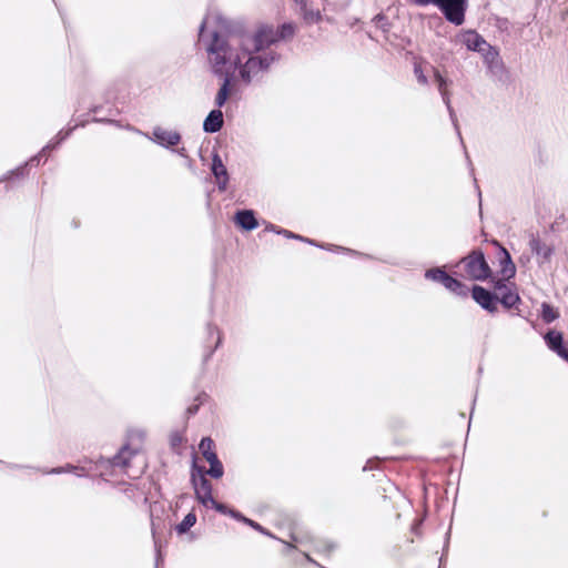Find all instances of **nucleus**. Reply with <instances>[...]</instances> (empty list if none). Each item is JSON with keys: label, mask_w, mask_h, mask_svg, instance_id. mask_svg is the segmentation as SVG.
Returning a JSON list of instances; mask_svg holds the SVG:
<instances>
[{"label": "nucleus", "mask_w": 568, "mask_h": 568, "mask_svg": "<svg viewBox=\"0 0 568 568\" xmlns=\"http://www.w3.org/2000/svg\"><path fill=\"white\" fill-rule=\"evenodd\" d=\"M207 19L200 24L199 40L215 75L234 74L245 53L251 52L248 33L220 28L207 31Z\"/></svg>", "instance_id": "f257e3e1"}, {"label": "nucleus", "mask_w": 568, "mask_h": 568, "mask_svg": "<svg viewBox=\"0 0 568 568\" xmlns=\"http://www.w3.org/2000/svg\"><path fill=\"white\" fill-rule=\"evenodd\" d=\"M254 52L251 48L250 53L242 55L243 60L237 68L241 80L246 84L251 83L260 73L266 72L272 63L278 59V54L275 52L256 55L253 54Z\"/></svg>", "instance_id": "f03ea898"}, {"label": "nucleus", "mask_w": 568, "mask_h": 568, "mask_svg": "<svg viewBox=\"0 0 568 568\" xmlns=\"http://www.w3.org/2000/svg\"><path fill=\"white\" fill-rule=\"evenodd\" d=\"M457 266H463V276L470 281H486L491 275L481 250H474L465 257L460 258Z\"/></svg>", "instance_id": "7ed1b4c3"}, {"label": "nucleus", "mask_w": 568, "mask_h": 568, "mask_svg": "<svg viewBox=\"0 0 568 568\" xmlns=\"http://www.w3.org/2000/svg\"><path fill=\"white\" fill-rule=\"evenodd\" d=\"M480 55L487 68L488 75L495 81H503L507 71L498 49L490 44L486 47V50Z\"/></svg>", "instance_id": "20e7f679"}, {"label": "nucleus", "mask_w": 568, "mask_h": 568, "mask_svg": "<svg viewBox=\"0 0 568 568\" xmlns=\"http://www.w3.org/2000/svg\"><path fill=\"white\" fill-rule=\"evenodd\" d=\"M467 8L468 0H440L438 3V9L445 19L455 26L464 23Z\"/></svg>", "instance_id": "39448f33"}, {"label": "nucleus", "mask_w": 568, "mask_h": 568, "mask_svg": "<svg viewBox=\"0 0 568 568\" xmlns=\"http://www.w3.org/2000/svg\"><path fill=\"white\" fill-rule=\"evenodd\" d=\"M248 47L258 53L277 42L273 27H262L253 36L248 34Z\"/></svg>", "instance_id": "423d86ee"}, {"label": "nucleus", "mask_w": 568, "mask_h": 568, "mask_svg": "<svg viewBox=\"0 0 568 568\" xmlns=\"http://www.w3.org/2000/svg\"><path fill=\"white\" fill-rule=\"evenodd\" d=\"M72 129H69L67 131H63L61 130L42 150L41 152L33 156L31 160H30V163L32 164L34 161H39L40 156H42L43 154H45L47 152L51 151V150H54L62 141H64L71 133ZM29 164L26 163L23 166H20L16 170H12L10 172H8V175L3 179H11L12 176H22L24 174V169L26 166Z\"/></svg>", "instance_id": "0eeeda50"}, {"label": "nucleus", "mask_w": 568, "mask_h": 568, "mask_svg": "<svg viewBox=\"0 0 568 568\" xmlns=\"http://www.w3.org/2000/svg\"><path fill=\"white\" fill-rule=\"evenodd\" d=\"M471 296L474 301L480 305L485 311L495 313L497 311L498 295L491 293L483 286L474 285L471 288Z\"/></svg>", "instance_id": "6e6552de"}, {"label": "nucleus", "mask_w": 568, "mask_h": 568, "mask_svg": "<svg viewBox=\"0 0 568 568\" xmlns=\"http://www.w3.org/2000/svg\"><path fill=\"white\" fill-rule=\"evenodd\" d=\"M191 481L196 497L212 494V485L205 478V468L197 466L195 462L192 465Z\"/></svg>", "instance_id": "1a4fd4ad"}, {"label": "nucleus", "mask_w": 568, "mask_h": 568, "mask_svg": "<svg viewBox=\"0 0 568 568\" xmlns=\"http://www.w3.org/2000/svg\"><path fill=\"white\" fill-rule=\"evenodd\" d=\"M156 144L163 148H172L181 142V134L176 131L166 130L161 126H155L152 131V136L149 138Z\"/></svg>", "instance_id": "9d476101"}, {"label": "nucleus", "mask_w": 568, "mask_h": 568, "mask_svg": "<svg viewBox=\"0 0 568 568\" xmlns=\"http://www.w3.org/2000/svg\"><path fill=\"white\" fill-rule=\"evenodd\" d=\"M460 42L470 51L481 54L490 44L475 30L463 31L459 36Z\"/></svg>", "instance_id": "9b49d317"}, {"label": "nucleus", "mask_w": 568, "mask_h": 568, "mask_svg": "<svg viewBox=\"0 0 568 568\" xmlns=\"http://www.w3.org/2000/svg\"><path fill=\"white\" fill-rule=\"evenodd\" d=\"M529 248L536 255L539 265L550 262L554 254V247L535 235H531L529 240Z\"/></svg>", "instance_id": "f8f14e48"}, {"label": "nucleus", "mask_w": 568, "mask_h": 568, "mask_svg": "<svg viewBox=\"0 0 568 568\" xmlns=\"http://www.w3.org/2000/svg\"><path fill=\"white\" fill-rule=\"evenodd\" d=\"M494 245L498 248V258L500 264V273L505 278H511L516 274V266L511 261L510 254L508 251L497 241L493 242Z\"/></svg>", "instance_id": "ddd939ff"}, {"label": "nucleus", "mask_w": 568, "mask_h": 568, "mask_svg": "<svg viewBox=\"0 0 568 568\" xmlns=\"http://www.w3.org/2000/svg\"><path fill=\"white\" fill-rule=\"evenodd\" d=\"M545 342L552 352L568 362V349L564 346V337L560 332L554 329L549 331L545 335Z\"/></svg>", "instance_id": "4468645a"}, {"label": "nucleus", "mask_w": 568, "mask_h": 568, "mask_svg": "<svg viewBox=\"0 0 568 568\" xmlns=\"http://www.w3.org/2000/svg\"><path fill=\"white\" fill-rule=\"evenodd\" d=\"M434 77H435V80L437 82V85H438V90L442 94V99H443V102L445 103V105L447 106V110H448V113H449V116H450V120L455 126V129L457 130V133L458 135L460 136V132L458 130V124H457V118H456V114H455V111L454 109L452 108L450 105V99H449V95H448V92L447 90L445 89V85L447 83L446 79L439 73L438 70H434Z\"/></svg>", "instance_id": "2eb2a0df"}, {"label": "nucleus", "mask_w": 568, "mask_h": 568, "mask_svg": "<svg viewBox=\"0 0 568 568\" xmlns=\"http://www.w3.org/2000/svg\"><path fill=\"white\" fill-rule=\"evenodd\" d=\"M139 454V448H133L129 444L121 447L119 453L112 457L111 465L125 469L130 466V462Z\"/></svg>", "instance_id": "dca6fc26"}, {"label": "nucleus", "mask_w": 568, "mask_h": 568, "mask_svg": "<svg viewBox=\"0 0 568 568\" xmlns=\"http://www.w3.org/2000/svg\"><path fill=\"white\" fill-rule=\"evenodd\" d=\"M224 124L223 112L220 109L212 110L203 122V131L206 133L219 132Z\"/></svg>", "instance_id": "f3484780"}, {"label": "nucleus", "mask_w": 568, "mask_h": 568, "mask_svg": "<svg viewBox=\"0 0 568 568\" xmlns=\"http://www.w3.org/2000/svg\"><path fill=\"white\" fill-rule=\"evenodd\" d=\"M212 173L216 179L219 189L224 191L226 189L229 175L225 165L217 154H214L212 160Z\"/></svg>", "instance_id": "a211bd4d"}, {"label": "nucleus", "mask_w": 568, "mask_h": 568, "mask_svg": "<svg viewBox=\"0 0 568 568\" xmlns=\"http://www.w3.org/2000/svg\"><path fill=\"white\" fill-rule=\"evenodd\" d=\"M497 295V303L499 302L507 310L514 307L521 301L515 284H511L509 287Z\"/></svg>", "instance_id": "6ab92c4d"}, {"label": "nucleus", "mask_w": 568, "mask_h": 568, "mask_svg": "<svg viewBox=\"0 0 568 568\" xmlns=\"http://www.w3.org/2000/svg\"><path fill=\"white\" fill-rule=\"evenodd\" d=\"M217 77L223 80L221 88L215 97V104L220 109L225 104V102L229 99L234 74L229 73V74H223V75H217Z\"/></svg>", "instance_id": "aec40b11"}, {"label": "nucleus", "mask_w": 568, "mask_h": 568, "mask_svg": "<svg viewBox=\"0 0 568 568\" xmlns=\"http://www.w3.org/2000/svg\"><path fill=\"white\" fill-rule=\"evenodd\" d=\"M235 222L246 231H252L257 227V221L251 210L239 211L235 215Z\"/></svg>", "instance_id": "412c9836"}, {"label": "nucleus", "mask_w": 568, "mask_h": 568, "mask_svg": "<svg viewBox=\"0 0 568 568\" xmlns=\"http://www.w3.org/2000/svg\"><path fill=\"white\" fill-rule=\"evenodd\" d=\"M424 277L428 281L439 283L446 287L452 276L448 275L443 267H432L426 270Z\"/></svg>", "instance_id": "4be33fe9"}, {"label": "nucleus", "mask_w": 568, "mask_h": 568, "mask_svg": "<svg viewBox=\"0 0 568 568\" xmlns=\"http://www.w3.org/2000/svg\"><path fill=\"white\" fill-rule=\"evenodd\" d=\"M445 288L460 297H467L469 292L467 285L453 276L448 281Z\"/></svg>", "instance_id": "5701e85b"}, {"label": "nucleus", "mask_w": 568, "mask_h": 568, "mask_svg": "<svg viewBox=\"0 0 568 568\" xmlns=\"http://www.w3.org/2000/svg\"><path fill=\"white\" fill-rule=\"evenodd\" d=\"M196 523V515L193 511H190L184 519L176 525L175 530L179 535H183L190 530Z\"/></svg>", "instance_id": "b1692460"}, {"label": "nucleus", "mask_w": 568, "mask_h": 568, "mask_svg": "<svg viewBox=\"0 0 568 568\" xmlns=\"http://www.w3.org/2000/svg\"><path fill=\"white\" fill-rule=\"evenodd\" d=\"M295 32V28L292 23H284L277 30H275L277 42L280 40L292 38Z\"/></svg>", "instance_id": "393cba45"}, {"label": "nucleus", "mask_w": 568, "mask_h": 568, "mask_svg": "<svg viewBox=\"0 0 568 568\" xmlns=\"http://www.w3.org/2000/svg\"><path fill=\"white\" fill-rule=\"evenodd\" d=\"M541 317L545 323L549 324L558 317V313L547 303L541 306Z\"/></svg>", "instance_id": "a878e982"}, {"label": "nucleus", "mask_w": 568, "mask_h": 568, "mask_svg": "<svg viewBox=\"0 0 568 568\" xmlns=\"http://www.w3.org/2000/svg\"><path fill=\"white\" fill-rule=\"evenodd\" d=\"M207 334H209L210 336H211V335H213V334H216V335H217V338H216V343H215L214 348H213V349H211V351H210V352L204 356V359H205V361H207V359L212 356V354H213L214 349H216V348L221 345V343H222L221 332L219 331V328H217L216 326H214V325H212V324H209V325H207Z\"/></svg>", "instance_id": "bb28decb"}, {"label": "nucleus", "mask_w": 568, "mask_h": 568, "mask_svg": "<svg viewBox=\"0 0 568 568\" xmlns=\"http://www.w3.org/2000/svg\"><path fill=\"white\" fill-rule=\"evenodd\" d=\"M207 394L206 393H200L196 397H195V404L193 405H190L186 409V413L189 416H192L194 414L197 413L200 406L207 399Z\"/></svg>", "instance_id": "cd10ccee"}, {"label": "nucleus", "mask_w": 568, "mask_h": 568, "mask_svg": "<svg viewBox=\"0 0 568 568\" xmlns=\"http://www.w3.org/2000/svg\"><path fill=\"white\" fill-rule=\"evenodd\" d=\"M81 468L73 465H67L65 467H55L49 470H44V474H62V473H74L78 476H82V474L78 473Z\"/></svg>", "instance_id": "c85d7f7f"}, {"label": "nucleus", "mask_w": 568, "mask_h": 568, "mask_svg": "<svg viewBox=\"0 0 568 568\" xmlns=\"http://www.w3.org/2000/svg\"><path fill=\"white\" fill-rule=\"evenodd\" d=\"M301 9L303 10V17L305 21H307L308 23L318 22L322 18L321 12L318 10H308L306 6L301 7Z\"/></svg>", "instance_id": "c756f323"}, {"label": "nucleus", "mask_w": 568, "mask_h": 568, "mask_svg": "<svg viewBox=\"0 0 568 568\" xmlns=\"http://www.w3.org/2000/svg\"><path fill=\"white\" fill-rule=\"evenodd\" d=\"M205 474L210 475L213 478H221L224 474V468L221 462L210 465L209 470H205Z\"/></svg>", "instance_id": "7c9ffc66"}, {"label": "nucleus", "mask_w": 568, "mask_h": 568, "mask_svg": "<svg viewBox=\"0 0 568 568\" xmlns=\"http://www.w3.org/2000/svg\"><path fill=\"white\" fill-rule=\"evenodd\" d=\"M213 447H214V442L210 437L202 438L200 442V445H199V448H200L202 455H206L211 452H214Z\"/></svg>", "instance_id": "2f4dec72"}, {"label": "nucleus", "mask_w": 568, "mask_h": 568, "mask_svg": "<svg viewBox=\"0 0 568 568\" xmlns=\"http://www.w3.org/2000/svg\"><path fill=\"white\" fill-rule=\"evenodd\" d=\"M509 278H505L504 276L501 278H498L494 282V294H499L500 292L505 291L507 287H509L513 283H508Z\"/></svg>", "instance_id": "473e14b6"}, {"label": "nucleus", "mask_w": 568, "mask_h": 568, "mask_svg": "<svg viewBox=\"0 0 568 568\" xmlns=\"http://www.w3.org/2000/svg\"><path fill=\"white\" fill-rule=\"evenodd\" d=\"M200 504H202L204 507H213L215 505V499L213 498L212 494H209L206 496H199L196 497Z\"/></svg>", "instance_id": "72a5a7b5"}, {"label": "nucleus", "mask_w": 568, "mask_h": 568, "mask_svg": "<svg viewBox=\"0 0 568 568\" xmlns=\"http://www.w3.org/2000/svg\"><path fill=\"white\" fill-rule=\"evenodd\" d=\"M277 233L278 234H283L284 236H286L288 239H296V240L305 241V242H307L310 244H315L312 240L304 239L303 236L294 234V233H292L291 231H287V230H280V231H277Z\"/></svg>", "instance_id": "f704fd0d"}, {"label": "nucleus", "mask_w": 568, "mask_h": 568, "mask_svg": "<svg viewBox=\"0 0 568 568\" xmlns=\"http://www.w3.org/2000/svg\"><path fill=\"white\" fill-rule=\"evenodd\" d=\"M414 72H415V75L417 78V81L420 83V84H427V78L426 75L423 73V70L419 65H415L414 68Z\"/></svg>", "instance_id": "c9c22d12"}, {"label": "nucleus", "mask_w": 568, "mask_h": 568, "mask_svg": "<svg viewBox=\"0 0 568 568\" xmlns=\"http://www.w3.org/2000/svg\"><path fill=\"white\" fill-rule=\"evenodd\" d=\"M245 524L251 526L252 528H254L255 530L264 534V535H267V536H271V534L268 531H266L260 524L253 521L252 519L247 518L245 519Z\"/></svg>", "instance_id": "e433bc0d"}, {"label": "nucleus", "mask_w": 568, "mask_h": 568, "mask_svg": "<svg viewBox=\"0 0 568 568\" xmlns=\"http://www.w3.org/2000/svg\"><path fill=\"white\" fill-rule=\"evenodd\" d=\"M374 21L377 26H379L381 28H383L384 30H387L385 27H386V17L382 13L375 16L374 18Z\"/></svg>", "instance_id": "4c0bfd02"}, {"label": "nucleus", "mask_w": 568, "mask_h": 568, "mask_svg": "<svg viewBox=\"0 0 568 568\" xmlns=\"http://www.w3.org/2000/svg\"><path fill=\"white\" fill-rule=\"evenodd\" d=\"M212 508L224 515H229V511L231 510L227 506L217 501H215V505Z\"/></svg>", "instance_id": "58836bf2"}, {"label": "nucleus", "mask_w": 568, "mask_h": 568, "mask_svg": "<svg viewBox=\"0 0 568 568\" xmlns=\"http://www.w3.org/2000/svg\"><path fill=\"white\" fill-rule=\"evenodd\" d=\"M439 2H440V0H415V3L420 7H426V6L433 4L438 8Z\"/></svg>", "instance_id": "ea45409f"}, {"label": "nucleus", "mask_w": 568, "mask_h": 568, "mask_svg": "<svg viewBox=\"0 0 568 568\" xmlns=\"http://www.w3.org/2000/svg\"><path fill=\"white\" fill-rule=\"evenodd\" d=\"M203 457L209 462L210 465L220 462V459L217 458V455L215 454V452H211V453H209L206 455H203Z\"/></svg>", "instance_id": "a19ab883"}, {"label": "nucleus", "mask_w": 568, "mask_h": 568, "mask_svg": "<svg viewBox=\"0 0 568 568\" xmlns=\"http://www.w3.org/2000/svg\"><path fill=\"white\" fill-rule=\"evenodd\" d=\"M229 515L231 517H233L234 519L239 520V521H243L245 524V519H247L246 517H244L241 513H239L237 510H234V509H231L229 511Z\"/></svg>", "instance_id": "79ce46f5"}, {"label": "nucleus", "mask_w": 568, "mask_h": 568, "mask_svg": "<svg viewBox=\"0 0 568 568\" xmlns=\"http://www.w3.org/2000/svg\"><path fill=\"white\" fill-rule=\"evenodd\" d=\"M152 534H153V538H155V529H154V524H152ZM154 545H155V549H156V562H155V568H159V561H160V550L158 549V541L156 539H154Z\"/></svg>", "instance_id": "37998d69"}, {"label": "nucleus", "mask_w": 568, "mask_h": 568, "mask_svg": "<svg viewBox=\"0 0 568 568\" xmlns=\"http://www.w3.org/2000/svg\"><path fill=\"white\" fill-rule=\"evenodd\" d=\"M497 21H498V27L499 28H506L507 24H508V20L505 19V18L504 19L499 18Z\"/></svg>", "instance_id": "c03bdc74"}, {"label": "nucleus", "mask_w": 568, "mask_h": 568, "mask_svg": "<svg viewBox=\"0 0 568 568\" xmlns=\"http://www.w3.org/2000/svg\"><path fill=\"white\" fill-rule=\"evenodd\" d=\"M176 152H178V154H179L180 156H182V158H186V156H187V155H186V150H185V148H181V149H179Z\"/></svg>", "instance_id": "a18cd8bd"}, {"label": "nucleus", "mask_w": 568, "mask_h": 568, "mask_svg": "<svg viewBox=\"0 0 568 568\" xmlns=\"http://www.w3.org/2000/svg\"><path fill=\"white\" fill-rule=\"evenodd\" d=\"M369 469H373V466H372V462H371V460H368V462L366 463V465L363 467V470H364V471L369 470Z\"/></svg>", "instance_id": "49530a36"}, {"label": "nucleus", "mask_w": 568, "mask_h": 568, "mask_svg": "<svg viewBox=\"0 0 568 568\" xmlns=\"http://www.w3.org/2000/svg\"><path fill=\"white\" fill-rule=\"evenodd\" d=\"M295 2H296L297 4H300L301 7H305V6H306L307 0H295Z\"/></svg>", "instance_id": "de8ad7c7"}]
</instances>
